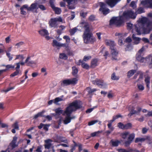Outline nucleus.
Segmentation results:
<instances>
[{
    "label": "nucleus",
    "instance_id": "nucleus-1",
    "mask_svg": "<svg viewBox=\"0 0 152 152\" xmlns=\"http://www.w3.org/2000/svg\"><path fill=\"white\" fill-rule=\"evenodd\" d=\"M137 22L138 23L134 26L132 31V38L134 44L136 45L140 43L141 39L135 34V32L138 35L141 34H149L152 30V21L147 18H140Z\"/></svg>",
    "mask_w": 152,
    "mask_h": 152
},
{
    "label": "nucleus",
    "instance_id": "nucleus-2",
    "mask_svg": "<svg viewBox=\"0 0 152 152\" xmlns=\"http://www.w3.org/2000/svg\"><path fill=\"white\" fill-rule=\"evenodd\" d=\"M81 26L84 28L85 31L83 37L85 43H93L96 39L93 36L92 34L90 32L91 28L89 23L85 21L82 22L80 24Z\"/></svg>",
    "mask_w": 152,
    "mask_h": 152
},
{
    "label": "nucleus",
    "instance_id": "nucleus-3",
    "mask_svg": "<svg viewBox=\"0 0 152 152\" xmlns=\"http://www.w3.org/2000/svg\"><path fill=\"white\" fill-rule=\"evenodd\" d=\"M82 103L79 101L76 100L69 104L64 112L63 115L65 114H70L82 107Z\"/></svg>",
    "mask_w": 152,
    "mask_h": 152
},
{
    "label": "nucleus",
    "instance_id": "nucleus-4",
    "mask_svg": "<svg viewBox=\"0 0 152 152\" xmlns=\"http://www.w3.org/2000/svg\"><path fill=\"white\" fill-rule=\"evenodd\" d=\"M136 59L140 62H149V66L152 68V56H148L145 58L141 56L140 55L137 54L136 56Z\"/></svg>",
    "mask_w": 152,
    "mask_h": 152
},
{
    "label": "nucleus",
    "instance_id": "nucleus-5",
    "mask_svg": "<svg viewBox=\"0 0 152 152\" xmlns=\"http://www.w3.org/2000/svg\"><path fill=\"white\" fill-rule=\"evenodd\" d=\"M123 17H113L110 20V24L115 25L117 26H120L123 23Z\"/></svg>",
    "mask_w": 152,
    "mask_h": 152
},
{
    "label": "nucleus",
    "instance_id": "nucleus-6",
    "mask_svg": "<svg viewBox=\"0 0 152 152\" xmlns=\"http://www.w3.org/2000/svg\"><path fill=\"white\" fill-rule=\"evenodd\" d=\"M78 81L77 77H74L71 79H66L61 81V85L63 86H66L68 85H76Z\"/></svg>",
    "mask_w": 152,
    "mask_h": 152
},
{
    "label": "nucleus",
    "instance_id": "nucleus-7",
    "mask_svg": "<svg viewBox=\"0 0 152 152\" xmlns=\"http://www.w3.org/2000/svg\"><path fill=\"white\" fill-rule=\"evenodd\" d=\"M66 115L64 119L63 117H60L58 124L60 125L62 121H63L64 123L65 124H67L71 122L72 119L75 118V117L74 116H71L70 114H66Z\"/></svg>",
    "mask_w": 152,
    "mask_h": 152
},
{
    "label": "nucleus",
    "instance_id": "nucleus-8",
    "mask_svg": "<svg viewBox=\"0 0 152 152\" xmlns=\"http://www.w3.org/2000/svg\"><path fill=\"white\" fill-rule=\"evenodd\" d=\"M137 14L132 10H129L124 12L123 13V17L126 18L134 19Z\"/></svg>",
    "mask_w": 152,
    "mask_h": 152
},
{
    "label": "nucleus",
    "instance_id": "nucleus-9",
    "mask_svg": "<svg viewBox=\"0 0 152 152\" xmlns=\"http://www.w3.org/2000/svg\"><path fill=\"white\" fill-rule=\"evenodd\" d=\"M62 19L60 17L51 18L49 22V25L51 27L56 28L58 25L57 22H62Z\"/></svg>",
    "mask_w": 152,
    "mask_h": 152
},
{
    "label": "nucleus",
    "instance_id": "nucleus-10",
    "mask_svg": "<svg viewBox=\"0 0 152 152\" xmlns=\"http://www.w3.org/2000/svg\"><path fill=\"white\" fill-rule=\"evenodd\" d=\"M93 83L102 88H105L107 86V84L103 80L96 79L93 81Z\"/></svg>",
    "mask_w": 152,
    "mask_h": 152
},
{
    "label": "nucleus",
    "instance_id": "nucleus-11",
    "mask_svg": "<svg viewBox=\"0 0 152 152\" xmlns=\"http://www.w3.org/2000/svg\"><path fill=\"white\" fill-rule=\"evenodd\" d=\"M39 9V4L37 2L32 4L29 7V11L34 13H37V10Z\"/></svg>",
    "mask_w": 152,
    "mask_h": 152
},
{
    "label": "nucleus",
    "instance_id": "nucleus-12",
    "mask_svg": "<svg viewBox=\"0 0 152 152\" xmlns=\"http://www.w3.org/2000/svg\"><path fill=\"white\" fill-rule=\"evenodd\" d=\"M52 45L54 47H57L58 48H60L61 47H68L67 44L60 43L58 42L56 39H53V40Z\"/></svg>",
    "mask_w": 152,
    "mask_h": 152
},
{
    "label": "nucleus",
    "instance_id": "nucleus-13",
    "mask_svg": "<svg viewBox=\"0 0 152 152\" xmlns=\"http://www.w3.org/2000/svg\"><path fill=\"white\" fill-rule=\"evenodd\" d=\"M100 5L101 8L99 10L102 11L103 14L106 15L109 12V10L106 7V5L105 4L102 2H100Z\"/></svg>",
    "mask_w": 152,
    "mask_h": 152
},
{
    "label": "nucleus",
    "instance_id": "nucleus-14",
    "mask_svg": "<svg viewBox=\"0 0 152 152\" xmlns=\"http://www.w3.org/2000/svg\"><path fill=\"white\" fill-rule=\"evenodd\" d=\"M135 134L132 133H130L128 135L127 140L125 142V144L126 146L129 145L135 137Z\"/></svg>",
    "mask_w": 152,
    "mask_h": 152
},
{
    "label": "nucleus",
    "instance_id": "nucleus-15",
    "mask_svg": "<svg viewBox=\"0 0 152 152\" xmlns=\"http://www.w3.org/2000/svg\"><path fill=\"white\" fill-rule=\"evenodd\" d=\"M54 140L55 142L58 143L64 142L66 143H67V140L65 139V138L60 136L56 135L54 137Z\"/></svg>",
    "mask_w": 152,
    "mask_h": 152
},
{
    "label": "nucleus",
    "instance_id": "nucleus-16",
    "mask_svg": "<svg viewBox=\"0 0 152 152\" xmlns=\"http://www.w3.org/2000/svg\"><path fill=\"white\" fill-rule=\"evenodd\" d=\"M111 54L112 56L113 60H116L117 59V56L118 54V50L115 48H111Z\"/></svg>",
    "mask_w": 152,
    "mask_h": 152
},
{
    "label": "nucleus",
    "instance_id": "nucleus-17",
    "mask_svg": "<svg viewBox=\"0 0 152 152\" xmlns=\"http://www.w3.org/2000/svg\"><path fill=\"white\" fill-rule=\"evenodd\" d=\"M39 32L41 35L45 37L47 40H48L50 39V37L48 36L49 34L47 30L42 29L39 31Z\"/></svg>",
    "mask_w": 152,
    "mask_h": 152
},
{
    "label": "nucleus",
    "instance_id": "nucleus-18",
    "mask_svg": "<svg viewBox=\"0 0 152 152\" xmlns=\"http://www.w3.org/2000/svg\"><path fill=\"white\" fill-rule=\"evenodd\" d=\"M135 105H130L128 107V110L130 111V113L128 114V116L131 117L132 115L135 114L137 113L135 111L136 107Z\"/></svg>",
    "mask_w": 152,
    "mask_h": 152
},
{
    "label": "nucleus",
    "instance_id": "nucleus-19",
    "mask_svg": "<svg viewBox=\"0 0 152 152\" xmlns=\"http://www.w3.org/2000/svg\"><path fill=\"white\" fill-rule=\"evenodd\" d=\"M50 3L51 7L56 14H59L61 13V9L59 8L56 7L53 4V1L50 0Z\"/></svg>",
    "mask_w": 152,
    "mask_h": 152
},
{
    "label": "nucleus",
    "instance_id": "nucleus-20",
    "mask_svg": "<svg viewBox=\"0 0 152 152\" xmlns=\"http://www.w3.org/2000/svg\"><path fill=\"white\" fill-rule=\"evenodd\" d=\"M105 43L107 45L110 47V49L113 48V47L115 45V42L111 40H105Z\"/></svg>",
    "mask_w": 152,
    "mask_h": 152
},
{
    "label": "nucleus",
    "instance_id": "nucleus-21",
    "mask_svg": "<svg viewBox=\"0 0 152 152\" xmlns=\"http://www.w3.org/2000/svg\"><path fill=\"white\" fill-rule=\"evenodd\" d=\"M64 1L67 2L68 4V7L70 9H73L75 8L74 4L75 3V0H63Z\"/></svg>",
    "mask_w": 152,
    "mask_h": 152
},
{
    "label": "nucleus",
    "instance_id": "nucleus-22",
    "mask_svg": "<svg viewBox=\"0 0 152 152\" xmlns=\"http://www.w3.org/2000/svg\"><path fill=\"white\" fill-rule=\"evenodd\" d=\"M141 3L146 7L152 8V0H146L142 1Z\"/></svg>",
    "mask_w": 152,
    "mask_h": 152
},
{
    "label": "nucleus",
    "instance_id": "nucleus-23",
    "mask_svg": "<svg viewBox=\"0 0 152 152\" xmlns=\"http://www.w3.org/2000/svg\"><path fill=\"white\" fill-rule=\"evenodd\" d=\"M138 77H139V78L137 81L140 80L143 78V73L140 72H138L137 73L135 74L134 77H133L132 79L134 80L135 79Z\"/></svg>",
    "mask_w": 152,
    "mask_h": 152
},
{
    "label": "nucleus",
    "instance_id": "nucleus-24",
    "mask_svg": "<svg viewBox=\"0 0 152 152\" xmlns=\"http://www.w3.org/2000/svg\"><path fill=\"white\" fill-rule=\"evenodd\" d=\"M25 62L27 64L28 66H31L32 64L35 65L36 64V62L33 60L30 59V57H28L26 59Z\"/></svg>",
    "mask_w": 152,
    "mask_h": 152
},
{
    "label": "nucleus",
    "instance_id": "nucleus-25",
    "mask_svg": "<svg viewBox=\"0 0 152 152\" xmlns=\"http://www.w3.org/2000/svg\"><path fill=\"white\" fill-rule=\"evenodd\" d=\"M98 60L96 59H92L91 62L90 67L91 68H95L97 65Z\"/></svg>",
    "mask_w": 152,
    "mask_h": 152
},
{
    "label": "nucleus",
    "instance_id": "nucleus-26",
    "mask_svg": "<svg viewBox=\"0 0 152 152\" xmlns=\"http://www.w3.org/2000/svg\"><path fill=\"white\" fill-rule=\"evenodd\" d=\"M101 52L104 54L103 56L106 59L107 58V57H109L110 56L109 52L107 50L105 49L104 48H103L102 50L101 51Z\"/></svg>",
    "mask_w": 152,
    "mask_h": 152
},
{
    "label": "nucleus",
    "instance_id": "nucleus-27",
    "mask_svg": "<svg viewBox=\"0 0 152 152\" xmlns=\"http://www.w3.org/2000/svg\"><path fill=\"white\" fill-rule=\"evenodd\" d=\"M79 61L81 62V66L83 68L88 69L90 67V66L87 64L83 61L80 60Z\"/></svg>",
    "mask_w": 152,
    "mask_h": 152
},
{
    "label": "nucleus",
    "instance_id": "nucleus-28",
    "mask_svg": "<svg viewBox=\"0 0 152 152\" xmlns=\"http://www.w3.org/2000/svg\"><path fill=\"white\" fill-rule=\"evenodd\" d=\"M86 90L88 92L89 94H91L97 91V89L95 88H92L90 87H88L86 88Z\"/></svg>",
    "mask_w": 152,
    "mask_h": 152
},
{
    "label": "nucleus",
    "instance_id": "nucleus-29",
    "mask_svg": "<svg viewBox=\"0 0 152 152\" xmlns=\"http://www.w3.org/2000/svg\"><path fill=\"white\" fill-rule=\"evenodd\" d=\"M63 38L66 40V43L64 44H66L68 45V47H65L66 49H69V43L70 42V38L67 36H64L63 37Z\"/></svg>",
    "mask_w": 152,
    "mask_h": 152
},
{
    "label": "nucleus",
    "instance_id": "nucleus-30",
    "mask_svg": "<svg viewBox=\"0 0 152 152\" xmlns=\"http://www.w3.org/2000/svg\"><path fill=\"white\" fill-rule=\"evenodd\" d=\"M17 146V145L15 143L12 142H11L8 148V149L9 150V152H10V151L13 150Z\"/></svg>",
    "mask_w": 152,
    "mask_h": 152
},
{
    "label": "nucleus",
    "instance_id": "nucleus-31",
    "mask_svg": "<svg viewBox=\"0 0 152 152\" xmlns=\"http://www.w3.org/2000/svg\"><path fill=\"white\" fill-rule=\"evenodd\" d=\"M129 132L128 131L124 132L121 134V136L122 138L124 139H126L129 134Z\"/></svg>",
    "mask_w": 152,
    "mask_h": 152
},
{
    "label": "nucleus",
    "instance_id": "nucleus-32",
    "mask_svg": "<svg viewBox=\"0 0 152 152\" xmlns=\"http://www.w3.org/2000/svg\"><path fill=\"white\" fill-rule=\"evenodd\" d=\"M55 112L56 114H53V115L54 116H56V115H60L63 112V110L61 109L60 108H58L55 110Z\"/></svg>",
    "mask_w": 152,
    "mask_h": 152
},
{
    "label": "nucleus",
    "instance_id": "nucleus-33",
    "mask_svg": "<svg viewBox=\"0 0 152 152\" xmlns=\"http://www.w3.org/2000/svg\"><path fill=\"white\" fill-rule=\"evenodd\" d=\"M136 70H132L129 71L127 73V77L128 78L132 76L134 74L136 73Z\"/></svg>",
    "mask_w": 152,
    "mask_h": 152
},
{
    "label": "nucleus",
    "instance_id": "nucleus-34",
    "mask_svg": "<svg viewBox=\"0 0 152 152\" xmlns=\"http://www.w3.org/2000/svg\"><path fill=\"white\" fill-rule=\"evenodd\" d=\"M51 141V140L50 139L45 140L46 144L45 145V146L46 148L49 149L50 148L51 145V144L49 142Z\"/></svg>",
    "mask_w": 152,
    "mask_h": 152
},
{
    "label": "nucleus",
    "instance_id": "nucleus-35",
    "mask_svg": "<svg viewBox=\"0 0 152 152\" xmlns=\"http://www.w3.org/2000/svg\"><path fill=\"white\" fill-rule=\"evenodd\" d=\"M146 140L144 138L137 137L136 138L135 140V143L142 142H144Z\"/></svg>",
    "mask_w": 152,
    "mask_h": 152
},
{
    "label": "nucleus",
    "instance_id": "nucleus-36",
    "mask_svg": "<svg viewBox=\"0 0 152 152\" xmlns=\"http://www.w3.org/2000/svg\"><path fill=\"white\" fill-rule=\"evenodd\" d=\"M110 143L113 146H117L120 142L118 140L114 141L112 140H111Z\"/></svg>",
    "mask_w": 152,
    "mask_h": 152
},
{
    "label": "nucleus",
    "instance_id": "nucleus-37",
    "mask_svg": "<svg viewBox=\"0 0 152 152\" xmlns=\"http://www.w3.org/2000/svg\"><path fill=\"white\" fill-rule=\"evenodd\" d=\"M72 74L73 75L75 76L77 74L78 72V69L75 66H74L72 67Z\"/></svg>",
    "mask_w": 152,
    "mask_h": 152
},
{
    "label": "nucleus",
    "instance_id": "nucleus-38",
    "mask_svg": "<svg viewBox=\"0 0 152 152\" xmlns=\"http://www.w3.org/2000/svg\"><path fill=\"white\" fill-rule=\"evenodd\" d=\"M63 100L62 97H57L54 99V103L56 104H58V102Z\"/></svg>",
    "mask_w": 152,
    "mask_h": 152
},
{
    "label": "nucleus",
    "instance_id": "nucleus-39",
    "mask_svg": "<svg viewBox=\"0 0 152 152\" xmlns=\"http://www.w3.org/2000/svg\"><path fill=\"white\" fill-rule=\"evenodd\" d=\"M18 122L17 121H16L12 125V126L14 128L16 129L17 130L19 129V127L18 124Z\"/></svg>",
    "mask_w": 152,
    "mask_h": 152
},
{
    "label": "nucleus",
    "instance_id": "nucleus-40",
    "mask_svg": "<svg viewBox=\"0 0 152 152\" xmlns=\"http://www.w3.org/2000/svg\"><path fill=\"white\" fill-rule=\"evenodd\" d=\"M21 72L20 70L16 69V71L11 75L10 77H13L17 75L20 74Z\"/></svg>",
    "mask_w": 152,
    "mask_h": 152
},
{
    "label": "nucleus",
    "instance_id": "nucleus-41",
    "mask_svg": "<svg viewBox=\"0 0 152 152\" xmlns=\"http://www.w3.org/2000/svg\"><path fill=\"white\" fill-rule=\"evenodd\" d=\"M117 126L120 129L124 130L125 124L121 122H119L118 123Z\"/></svg>",
    "mask_w": 152,
    "mask_h": 152
},
{
    "label": "nucleus",
    "instance_id": "nucleus-42",
    "mask_svg": "<svg viewBox=\"0 0 152 152\" xmlns=\"http://www.w3.org/2000/svg\"><path fill=\"white\" fill-rule=\"evenodd\" d=\"M59 57L60 58L66 60L67 58V55L64 53H62L60 54Z\"/></svg>",
    "mask_w": 152,
    "mask_h": 152
},
{
    "label": "nucleus",
    "instance_id": "nucleus-43",
    "mask_svg": "<svg viewBox=\"0 0 152 152\" xmlns=\"http://www.w3.org/2000/svg\"><path fill=\"white\" fill-rule=\"evenodd\" d=\"M132 127V125L131 123H128L125 124V129H131Z\"/></svg>",
    "mask_w": 152,
    "mask_h": 152
},
{
    "label": "nucleus",
    "instance_id": "nucleus-44",
    "mask_svg": "<svg viewBox=\"0 0 152 152\" xmlns=\"http://www.w3.org/2000/svg\"><path fill=\"white\" fill-rule=\"evenodd\" d=\"M77 30L78 29L76 27H75L72 29H71L69 31L70 35H73Z\"/></svg>",
    "mask_w": 152,
    "mask_h": 152
},
{
    "label": "nucleus",
    "instance_id": "nucleus-45",
    "mask_svg": "<svg viewBox=\"0 0 152 152\" xmlns=\"http://www.w3.org/2000/svg\"><path fill=\"white\" fill-rule=\"evenodd\" d=\"M138 89L140 91H142L144 89V86L142 84H138L137 85Z\"/></svg>",
    "mask_w": 152,
    "mask_h": 152
},
{
    "label": "nucleus",
    "instance_id": "nucleus-46",
    "mask_svg": "<svg viewBox=\"0 0 152 152\" xmlns=\"http://www.w3.org/2000/svg\"><path fill=\"white\" fill-rule=\"evenodd\" d=\"M111 78L113 80H117L119 79V77L115 75V73H113L111 75Z\"/></svg>",
    "mask_w": 152,
    "mask_h": 152
},
{
    "label": "nucleus",
    "instance_id": "nucleus-47",
    "mask_svg": "<svg viewBox=\"0 0 152 152\" xmlns=\"http://www.w3.org/2000/svg\"><path fill=\"white\" fill-rule=\"evenodd\" d=\"M143 12H144V11L143 8L140 7L136 10L135 13L136 14H141Z\"/></svg>",
    "mask_w": 152,
    "mask_h": 152
},
{
    "label": "nucleus",
    "instance_id": "nucleus-48",
    "mask_svg": "<svg viewBox=\"0 0 152 152\" xmlns=\"http://www.w3.org/2000/svg\"><path fill=\"white\" fill-rule=\"evenodd\" d=\"M3 66H5L6 67V69L4 70H6V71L10 69H14L15 68V66L14 65H12L11 64H8L6 65H3Z\"/></svg>",
    "mask_w": 152,
    "mask_h": 152
},
{
    "label": "nucleus",
    "instance_id": "nucleus-49",
    "mask_svg": "<svg viewBox=\"0 0 152 152\" xmlns=\"http://www.w3.org/2000/svg\"><path fill=\"white\" fill-rule=\"evenodd\" d=\"M44 112V111H43L41 112L38 113L37 114H36L34 115V118L35 119H36L39 117L42 116V114Z\"/></svg>",
    "mask_w": 152,
    "mask_h": 152
},
{
    "label": "nucleus",
    "instance_id": "nucleus-50",
    "mask_svg": "<svg viewBox=\"0 0 152 152\" xmlns=\"http://www.w3.org/2000/svg\"><path fill=\"white\" fill-rule=\"evenodd\" d=\"M145 81L146 84V86L147 88H149V84L150 83V78L149 77H147L145 78Z\"/></svg>",
    "mask_w": 152,
    "mask_h": 152
},
{
    "label": "nucleus",
    "instance_id": "nucleus-51",
    "mask_svg": "<svg viewBox=\"0 0 152 152\" xmlns=\"http://www.w3.org/2000/svg\"><path fill=\"white\" fill-rule=\"evenodd\" d=\"M91 58V56H85L83 58V61H87L88 60H90Z\"/></svg>",
    "mask_w": 152,
    "mask_h": 152
},
{
    "label": "nucleus",
    "instance_id": "nucleus-52",
    "mask_svg": "<svg viewBox=\"0 0 152 152\" xmlns=\"http://www.w3.org/2000/svg\"><path fill=\"white\" fill-rule=\"evenodd\" d=\"M6 55L9 58V61H10L12 60L13 58V57L12 56V55H11L10 53L7 52V53H6Z\"/></svg>",
    "mask_w": 152,
    "mask_h": 152
},
{
    "label": "nucleus",
    "instance_id": "nucleus-53",
    "mask_svg": "<svg viewBox=\"0 0 152 152\" xmlns=\"http://www.w3.org/2000/svg\"><path fill=\"white\" fill-rule=\"evenodd\" d=\"M124 39V37H123V38H120L118 40V44L122 46L124 45V43L123 42V40Z\"/></svg>",
    "mask_w": 152,
    "mask_h": 152
},
{
    "label": "nucleus",
    "instance_id": "nucleus-54",
    "mask_svg": "<svg viewBox=\"0 0 152 152\" xmlns=\"http://www.w3.org/2000/svg\"><path fill=\"white\" fill-rule=\"evenodd\" d=\"M130 6L133 9H135L137 7L136 2L134 1H132L131 2V4H130Z\"/></svg>",
    "mask_w": 152,
    "mask_h": 152
},
{
    "label": "nucleus",
    "instance_id": "nucleus-55",
    "mask_svg": "<svg viewBox=\"0 0 152 152\" xmlns=\"http://www.w3.org/2000/svg\"><path fill=\"white\" fill-rule=\"evenodd\" d=\"M101 131H98L91 133V135L92 137H94L95 136H97L99 134L101 133Z\"/></svg>",
    "mask_w": 152,
    "mask_h": 152
},
{
    "label": "nucleus",
    "instance_id": "nucleus-56",
    "mask_svg": "<svg viewBox=\"0 0 152 152\" xmlns=\"http://www.w3.org/2000/svg\"><path fill=\"white\" fill-rule=\"evenodd\" d=\"M19 59H21L22 60L23 59H24V57L23 55H16L15 60H16Z\"/></svg>",
    "mask_w": 152,
    "mask_h": 152
},
{
    "label": "nucleus",
    "instance_id": "nucleus-57",
    "mask_svg": "<svg viewBox=\"0 0 152 152\" xmlns=\"http://www.w3.org/2000/svg\"><path fill=\"white\" fill-rule=\"evenodd\" d=\"M41 72L42 73H44V75H47L48 73L46 72V69L45 67H43L41 69Z\"/></svg>",
    "mask_w": 152,
    "mask_h": 152
},
{
    "label": "nucleus",
    "instance_id": "nucleus-58",
    "mask_svg": "<svg viewBox=\"0 0 152 152\" xmlns=\"http://www.w3.org/2000/svg\"><path fill=\"white\" fill-rule=\"evenodd\" d=\"M141 110V108L140 107L138 106H137L136 107V109L135 110V111H137V113H136L135 114H138L140 112Z\"/></svg>",
    "mask_w": 152,
    "mask_h": 152
},
{
    "label": "nucleus",
    "instance_id": "nucleus-59",
    "mask_svg": "<svg viewBox=\"0 0 152 152\" xmlns=\"http://www.w3.org/2000/svg\"><path fill=\"white\" fill-rule=\"evenodd\" d=\"M11 41L10 37L9 36L5 38V42L6 43H9Z\"/></svg>",
    "mask_w": 152,
    "mask_h": 152
},
{
    "label": "nucleus",
    "instance_id": "nucleus-60",
    "mask_svg": "<svg viewBox=\"0 0 152 152\" xmlns=\"http://www.w3.org/2000/svg\"><path fill=\"white\" fill-rule=\"evenodd\" d=\"M115 36L118 37L119 39L120 38H123V37H124V35L121 33H116L115 34Z\"/></svg>",
    "mask_w": 152,
    "mask_h": 152
},
{
    "label": "nucleus",
    "instance_id": "nucleus-61",
    "mask_svg": "<svg viewBox=\"0 0 152 152\" xmlns=\"http://www.w3.org/2000/svg\"><path fill=\"white\" fill-rule=\"evenodd\" d=\"M39 75V73L37 72H34L32 73L31 75L32 77H35Z\"/></svg>",
    "mask_w": 152,
    "mask_h": 152
},
{
    "label": "nucleus",
    "instance_id": "nucleus-62",
    "mask_svg": "<svg viewBox=\"0 0 152 152\" xmlns=\"http://www.w3.org/2000/svg\"><path fill=\"white\" fill-rule=\"evenodd\" d=\"M23 44V42H20L17 43L15 45V46L17 48H19Z\"/></svg>",
    "mask_w": 152,
    "mask_h": 152
},
{
    "label": "nucleus",
    "instance_id": "nucleus-63",
    "mask_svg": "<svg viewBox=\"0 0 152 152\" xmlns=\"http://www.w3.org/2000/svg\"><path fill=\"white\" fill-rule=\"evenodd\" d=\"M107 126L108 128L111 130V131H113L114 130V128L110 124H108Z\"/></svg>",
    "mask_w": 152,
    "mask_h": 152
},
{
    "label": "nucleus",
    "instance_id": "nucleus-64",
    "mask_svg": "<svg viewBox=\"0 0 152 152\" xmlns=\"http://www.w3.org/2000/svg\"><path fill=\"white\" fill-rule=\"evenodd\" d=\"M42 146H38L35 151L36 152H42Z\"/></svg>",
    "mask_w": 152,
    "mask_h": 152
}]
</instances>
